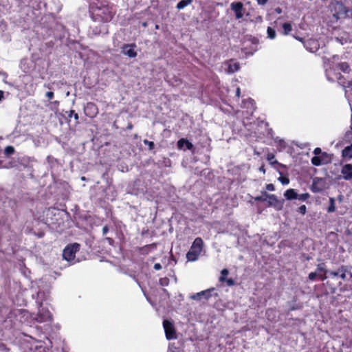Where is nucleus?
<instances>
[{
  "mask_svg": "<svg viewBox=\"0 0 352 352\" xmlns=\"http://www.w3.org/2000/svg\"><path fill=\"white\" fill-rule=\"evenodd\" d=\"M89 11L92 20L98 23L111 21L116 13L113 4L107 1L91 3Z\"/></svg>",
  "mask_w": 352,
  "mask_h": 352,
  "instance_id": "1",
  "label": "nucleus"
},
{
  "mask_svg": "<svg viewBox=\"0 0 352 352\" xmlns=\"http://www.w3.org/2000/svg\"><path fill=\"white\" fill-rule=\"evenodd\" d=\"M204 246V241L201 237H197L194 240L190 250L186 254L188 261H195L201 254Z\"/></svg>",
  "mask_w": 352,
  "mask_h": 352,
  "instance_id": "2",
  "label": "nucleus"
},
{
  "mask_svg": "<svg viewBox=\"0 0 352 352\" xmlns=\"http://www.w3.org/2000/svg\"><path fill=\"white\" fill-rule=\"evenodd\" d=\"M331 10L336 19L346 18L349 12V10L341 1H332L331 3Z\"/></svg>",
  "mask_w": 352,
  "mask_h": 352,
  "instance_id": "3",
  "label": "nucleus"
},
{
  "mask_svg": "<svg viewBox=\"0 0 352 352\" xmlns=\"http://www.w3.org/2000/svg\"><path fill=\"white\" fill-rule=\"evenodd\" d=\"M80 247V244L77 243L67 245L63 250V256L64 259L67 261H72L74 260L76 257V253L79 251Z\"/></svg>",
  "mask_w": 352,
  "mask_h": 352,
  "instance_id": "4",
  "label": "nucleus"
},
{
  "mask_svg": "<svg viewBox=\"0 0 352 352\" xmlns=\"http://www.w3.org/2000/svg\"><path fill=\"white\" fill-rule=\"evenodd\" d=\"M327 76L329 80H337L340 85L346 89L347 80L346 78L344 76H342L340 73L336 72L335 69H330L327 72Z\"/></svg>",
  "mask_w": 352,
  "mask_h": 352,
  "instance_id": "5",
  "label": "nucleus"
},
{
  "mask_svg": "<svg viewBox=\"0 0 352 352\" xmlns=\"http://www.w3.org/2000/svg\"><path fill=\"white\" fill-rule=\"evenodd\" d=\"M163 327L167 340H170L177 338L176 330L172 322L164 320L163 321Z\"/></svg>",
  "mask_w": 352,
  "mask_h": 352,
  "instance_id": "6",
  "label": "nucleus"
},
{
  "mask_svg": "<svg viewBox=\"0 0 352 352\" xmlns=\"http://www.w3.org/2000/svg\"><path fill=\"white\" fill-rule=\"evenodd\" d=\"M57 210L54 208H49L44 211L45 223L55 225L57 223L58 219L56 214Z\"/></svg>",
  "mask_w": 352,
  "mask_h": 352,
  "instance_id": "7",
  "label": "nucleus"
},
{
  "mask_svg": "<svg viewBox=\"0 0 352 352\" xmlns=\"http://www.w3.org/2000/svg\"><path fill=\"white\" fill-rule=\"evenodd\" d=\"M136 45L135 43L124 44L121 47V52L129 58H135L137 56V52L135 51Z\"/></svg>",
  "mask_w": 352,
  "mask_h": 352,
  "instance_id": "8",
  "label": "nucleus"
},
{
  "mask_svg": "<svg viewBox=\"0 0 352 352\" xmlns=\"http://www.w3.org/2000/svg\"><path fill=\"white\" fill-rule=\"evenodd\" d=\"M84 112L86 116L94 118L98 115V109L95 103L90 102L85 106Z\"/></svg>",
  "mask_w": 352,
  "mask_h": 352,
  "instance_id": "9",
  "label": "nucleus"
},
{
  "mask_svg": "<svg viewBox=\"0 0 352 352\" xmlns=\"http://www.w3.org/2000/svg\"><path fill=\"white\" fill-rule=\"evenodd\" d=\"M230 8L234 12L236 19H240L243 16V4L241 1L232 2L230 4Z\"/></svg>",
  "mask_w": 352,
  "mask_h": 352,
  "instance_id": "10",
  "label": "nucleus"
},
{
  "mask_svg": "<svg viewBox=\"0 0 352 352\" xmlns=\"http://www.w3.org/2000/svg\"><path fill=\"white\" fill-rule=\"evenodd\" d=\"M341 173L343 175V178L346 180H350L352 179V164H347L342 166Z\"/></svg>",
  "mask_w": 352,
  "mask_h": 352,
  "instance_id": "11",
  "label": "nucleus"
},
{
  "mask_svg": "<svg viewBox=\"0 0 352 352\" xmlns=\"http://www.w3.org/2000/svg\"><path fill=\"white\" fill-rule=\"evenodd\" d=\"M306 49L311 52H315L319 49V43L316 40L309 39L305 43Z\"/></svg>",
  "mask_w": 352,
  "mask_h": 352,
  "instance_id": "12",
  "label": "nucleus"
},
{
  "mask_svg": "<svg viewBox=\"0 0 352 352\" xmlns=\"http://www.w3.org/2000/svg\"><path fill=\"white\" fill-rule=\"evenodd\" d=\"M177 148L179 149H182L184 146H186L188 150H192L194 148L193 144L185 138H181L177 142Z\"/></svg>",
  "mask_w": 352,
  "mask_h": 352,
  "instance_id": "13",
  "label": "nucleus"
},
{
  "mask_svg": "<svg viewBox=\"0 0 352 352\" xmlns=\"http://www.w3.org/2000/svg\"><path fill=\"white\" fill-rule=\"evenodd\" d=\"M284 197L287 200L297 199V197H298V194L294 189L289 188L285 192Z\"/></svg>",
  "mask_w": 352,
  "mask_h": 352,
  "instance_id": "14",
  "label": "nucleus"
},
{
  "mask_svg": "<svg viewBox=\"0 0 352 352\" xmlns=\"http://www.w3.org/2000/svg\"><path fill=\"white\" fill-rule=\"evenodd\" d=\"M265 197L268 199L269 206H274L278 202L277 197L273 194H267L266 192H263Z\"/></svg>",
  "mask_w": 352,
  "mask_h": 352,
  "instance_id": "15",
  "label": "nucleus"
},
{
  "mask_svg": "<svg viewBox=\"0 0 352 352\" xmlns=\"http://www.w3.org/2000/svg\"><path fill=\"white\" fill-rule=\"evenodd\" d=\"M337 67L344 73L349 74L351 72L350 66L346 62L340 63Z\"/></svg>",
  "mask_w": 352,
  "mask_h": 352,
  "instance_id": "16",
  "label": "nucleus"
},
{
  "mask_svg": "<svg viewBox=\"0 0 352 352\" xmlns=\"http://www.w3.org/2000/svg\"><path fill=\"white\" fill-rule=\"evenodd\" d=\"M325 157L314 156L311 158V162L314 166H319L322 164Z\"/></svg>",
  "mask_w": 352,
  "mask_h": 352,
  "instance_id": "17",
  "label": "nucleus"
},
{
  "mask_svg": "<svg viewBox=\"0 0 352 352\" xmlns=\"http://www.w3.org/2000/svg\"><path fill=\"white\" fill-rule=\"evenodd\" d=\"M232 60H230V63L228 65V70L230 72H235L240 69V65L238 62H234L232 63Z\"/></svg>",
  "mask_w": 352,
  "mask_h": 352,
  "instance_id": "18",
  "label": "nucleus"
},
{
  "mask_svg": "<svg viewBox=\"0 0 352 352\" xmlns=\"http://www.w3.org/2000/svg\"><path fill=\"white\" fill-rule=\"evenodd\" d=\"M192 2V0H181L177 4L176 8L178 10H182L186 6L191 4Z\"/></svg>",
  "mask_w": 352,
  "mask_h": 352,
  "instance_id": "19",
  "label": "nucleus"
},
{
  "mask_svg": "<svg viewBox=\"0 0 352 352\" xmlns=\"http://www.w3.org/2000/svg\"><path fill=\"white\" fill-rule=\"evenodd\" d=\"M348 267L346 265H341L338 269L339 276L342 279L345 280L346 278V273L348 272Z\"/></svg>",
  "mask_w": 352,
  "mask_h": 352,
  "instance_id": "20",
  "label": "nucleus"
},
{
  "mask_svg": "<svg viewBox=\"0 0 352 352\" xmlns=\"http://www.w3.org/2000/svg\"><path fill=\"white\" fill-rule=\"evenodd\" d=\"M342 155L344 157L352 158V146L344 148L342 151Z\"/></svg>",
  "mask_w": 352,
  "mask_h": 352,
  "instance_id": "21",
  "label": "nucleus"
},
{
  "mask_svg": "<svg viewBox=\"0 0 352 352\" xmlns=\"http://www.w3.org/2000/svg\"><path fill=\"white\" fill-rule=\"evenodd\" d=\"M327 212H333L336 211V204H335V199L333 197L329 198V205L327 208Z\"/></svg>",
  "mask_w": 352,
  "mask_h": 352,
  "instance_id": "22",
  "label": "nucleus"
},
{
  "mask_svg": "<svg viewBox=\"0 0 352 352\" xmlns=\"http://www.w3.org/2000/svg\"><path fill=\"white\" fill-rule=\"evenodd\" d=\"M65 113L67 114V117H68L69 121H70V118L72 117H74L75 120H76V123H79V121H78V120H79L78 114L75 113L74 110H70L69 111H66Z\"/></svg>",
  "mask_w": 352,
  "mask_h": 352,
  "instance_id": "23",
  "label": "nucleus"
},
{
  "mask_svg": "<svg viewBox=\"0 0 352 352\" xmlns=\"http://www.w3.org/2000/svg\"><path fill=\"white\" fill-rule=\"evenodd\" d=\"M229 271L228 269H223L221 272V276L219 277V282L224 283L226 280V276L228 275Z\"/></svg>",
  "mask_w": 352,
  "mask_h": 352,
  "instance_id": "24",
  "label": "nucleus"
},
{
  "mask_svg": "<svg viewBox=\"0 0 352 352\" xmlns=\"http://www.w3.org/2000/svg\"><path fill=\"white\" fill-rule=\"evenodd\" d=\"M214 290V288H210L208 289L204 290L205 292V294H201L202 298L205 300H208L212 296V292Z\"/></svg>",
  "mask_w": 352,
  "mask_h": 352,
  "instance_id": "25",
  "label": "nucleus"
},
{
  "mask_svg": "<svg viewBox=\"0 0 352 352\" xmlns=\"http://www.w3.org/2000/svg\"><path fill=\"white\" fill-rule=\"evenodd\" d=\"M266 316L268 320H273L276 317L275 310L274 309H268L266 311Z\"/></svg>",
  "mask_w": 352,
  "mask_h": 352,
  "instance_id": "26",
  "label": "nucleus"
},
{
  "mask_svg": "<svg viewBox=\"0 0 352 352\" xmlns=\"http://www.w3.org/2000/svg\"><path fill=\"white\" fill-rule=\"evenodd\" d=\"M311 190L312 192H319L320 191L322 190V188H320L318 186V184L316 182V179H314L313 181V184L311 186Z\"/></svg>",
  "mask_w": 352,
  "mask_h": 352,
  "instance_id": "27",
  "label": "nucleus"
},
{
  "mask_svg": "<svg viewBox=\"0 0 352 352\" xmlns=\"http://www.w3.org/2000/svg\"><path fill=\"white\" fill-rule=\"evenodd\" d=\"M283 29L285 34H288L292 30V25L289 23H285L283 25Z\"/></svg>",
  "mask_w": 352,
  "mask_h": 352,
  "instance_id": "28",
  "label": "nucleus"
},
{
  "mask_svg": "<svg viewBox=\"0 0 352 352\" xmlns=\"http://www.w3.org/2000/svg\"><path fill=\"white\" fill-rule=\"evenodd\" d=\"M15 150L12 146H7L4 150V154L6 156H10L14 153Z\"/></svg>",
  "mask_w": 352,
  "mask_h": 352,
  "instance_id": "29",
  "label": "nucleus"
},
{
  "mask_svg": "<svg viewBox=\"0 0 352 352\" xmlns=\"http://www.w3.org/2000/svg\"><path fill=\"white\" fill-rule=\"evenodd\" d=\"M317 271L318 272H323L324 274H327L328 272V270L326 269V265L324 263H319L317 265Z\"/></svg>",
  "mask_w": 352,
  "mask_h": 352,
  "instance_id": "30",
  "label": "nucleus"
},
{
  "mask_svg": "<svg viewBox=\"0 0 352 352\" xmlns=\"http://www.w3.org/2000/svg\"><path fill=\"white\" fill-rule=\"evenodd\" d=\"M314 153L315 156H318V155H321V157H327L328 156L327 153L326 152H322L321 148L319 147H316L314 150Z\"/></svg>",
  "mask_w": 352,
  "mask_h": 352,
  "instance_id": "31",
  "label": "nucleus"
},
{
  "mask_svg": "<svg viewBox=\"0 0 352 352\" xmlns=\"http://www.w3.org/2000/svg\"><path fill=\"white\" fill-rule=\"evenodd\" d=\"M267 32L270 38L273 39L276 37V31L272 28L268 27Z\"/></svg>",
  "mask_w": 352,
  "mask_h": 352,
  "instance_id": "32",
  "label": "nucleus"
},
{
  "mask_svg": "<svg viewBox=\"0 0 352 352\" xmlns=\"http://www.w3.org/2000/svg\"><path fill=\"white\" fill-rule=\"evenodd\" d=\"M274 158H275L274 154H273L272 153H267V161H269L272 164H278L277 160H274Z\"/></svg>",
  "mask_w": 352,
  "mask_h": 352,
  "instance_id": "33",
  "label": "nucleus"
},
{
  "mask_svg": "<svg viewBox=\"0 0 352 352\" xmlns=\"http://www.w3.org/2000/svg\"><path fill=\"white\" fill-rule=\"evenodd\" d=\"M143 142L145 145H147L148 146L149 150H153L155 148V144L153 142L149 141L148 140H144Z\"/></svg>",
  "mask_w": 352,
  "mask_h": 352,
  "instance_id": "34",
  "label": "nucleus"
},
{
  "mask_svg": "<svg viewBox=\"0 0 352 352\" xmlns=\"http://www.w3.org/2000/svg\"><path fill=\"white\" fill-rule=\"evenodd\" d=\"M201 294H205V292H200L191 296V298L196 300H200L202 299Z\"/></svg>",
  "mask_w": 352,
  "mask_h": 352,
  "instance_id": "35",
  "label": "nucleus"
},
{
  "mask_svg": "<svg viewBox=\"0 0 352 352\" xmlns=\"http://www.w3.org/2000/svg\"><path fill=\"white\" fill-rule=\"evenodd\" d=\"M309 194L308 192H305L298 195V197H297V199L301 201H306L308 198H309Z\"/></svg>",
  "mask_w": 352,
  "mask_h": 352,
  "instance_id": "36",
  "label": "nucleus"
},
{
  "mask_svg": "<svg viewBox=\"0 0 352 352\" xmlns=\"http://www.w3.org/2000/svg\"><path fill=\"white\" fill-rule=\"evenodd\" d=\"M297 212L301 214H305V213L307 212V207L305 205H302L300 206L298 209H297Z\"/></svg>",
  "mask_w": 352,
  "mask_h": 352,
  "instance_id": "37",
  "label": "nucleus"
},
{
  "mask_svg": "<svg viewBox=\"0 0 352 352\" xmlns=\"http://www.w3.org/2000/svg\"><path fill=\"white\" fill-rule=\"evenodd\" d=\"M38 317H41V319L39 320V322H43L46 320L47 318L50 320L52 319V316L50 311H47L46 314L45 315V317H42L41 315H38Z\"/></svg>",
  "mask_w": 352,
  "mask_h": 352,
  "instance_id": "38",
  "label": "nucleus"
},
{
  "mask_svg": "<svg viewBox=\"0 0 352 352\" xmlns=\"http://www.w3.org/2000/svg\"><path fill=\"white\" fill-rule=\"evenodd\" d=\"M279 180L283 184H288L289 182V179L287 177H280L279 178Z\"/></svg>",
  "mask_w": 352,
  "mask_h": 352,
  "instance_id": "39",
  "label": "nucleus"
},
{
  "mask_svg": "<svg viewBox=\"0 0 352 352\" xmlns=\"http://www.w3.org/2000/svg\"><path fill=\"white\" fill-rule=\"evenodd\" d=\"M254 199L256 201H265L267 200V197L264 196H257L254 197Z\"/></svg>",
  "mask_w": 352,
  "mask_h": 352,
  "instance_id": "40",
  "label": "nucleus"
},
{
  "mask_svg": "<svg viewBox=\"0 0 352 352\" xmlns=\"http://www.w3.org/2000/svg\"><path fill=\"white\" fill-rule=\"evenodd\" d=\"M104 240L107 241V243L110 245H112V246L114 245L115 241H114V240L112 238H111V237H105Z\"/></svg>",
  "mask_w": 352,
  "mask_h": 352,
  "instance_id": "41",
  "label": "nucleus"
},
{
  "mask_svg": "<svg viewBox=\"0 0 352 352\" xmlns=\"http://www.w3.org/2000/svg\"><path fill=\"white\" fill-rule=\"evenodd\" d=\"M316 276H317V273L316 272H311V273L309 274L308 278H309V279L310 280H315Z\"/></svg>",
  "mask_w": 352,
  "mask_h": 352,
  "instance_id": "42",
  "label": "nucleus"
},
{
  "mask_svg": "<svg viewBox=\"0 0 352 352\" xmlns=\"http://www.w3.org/2000/svg\"><path fill=\"white\" fill-rule=\"evenodd\" d=\"M45 96L49 99V100H52L54 96V94L53 91H47L46 92L45 94Z\"/></svg>",
  "mask_w": 352,
  "mask_h": 352,
  "instance_id": "43",
  "label": "nucleus"
},
{
  "mask_svg": "<svg viewBox=\"0 0 352 352\" xmlns=\"http://www.w3.org/2000/svg\"><path fill=\"white\" fill-rule=\"evenodd\" d=\"M265 188L269 191H273L274 190V186L272 184H268L266 185Z\"/></svg>",
  "mask_w": 352,
  "mask_h": 352,
  "instance_id": "44",
  "label": "nucleus"
},
{
  "mask_svg": "<svg viewBox=\"0 0 352 352\" xmlns=\"http://www.w3.org/2000/svg\"><path fill=\"white\" fill-rule=\"evenodd\" d=\"M225 282L227 283L228 286H233L234 285V280L232 278H226Z\"/></svg>",
  "mask_w": 352,
  "mask_h": 352,
  "instance_id": "45",
  "label": "nucleus"
},
{
  "mask_svg": "<svg viewBox=\"0 0 352 352\" xmlns=\"http://www.w3.org/2000/svg\"><path fill=\"white\" fill-rule=\"evenodd\" d=\"M160 284L162 285H167L168 284L169 280L168 278H161L160 280Z\"/></svg>",
  "mask_w": 352,
  "mask_h": 352,
  "instance_id": "46",
  "label": "nucleus"
},
{
  "mask_svg": "<svg viewBox=\"0 0 352 352\" xmlns=\"http://www.w3.org/2000/svg\"><path fill=\"white\" fill-rule=\"evenodd\" d=\"M109 226L107 225L104 226L102 228V234L106 235L107 234V232H109Z\"/></svg>",
  "mask_w": 352,
  "mask_h": 352,
  "instance_id": "47",
  "label": "nucleus"
},
{
  "mask_svg": "<svg viewBox=\"0 0 352 352\" xmlns=\"http://www.w3.org/2000/svg\"><path fill=\"white\" fill-rule=\"evenodd\" d=\"M318 277L321 281H324L327 278V274L324 273L323 274H318Z\"/></svg>",
  "mask_w": 352,
  "mask_h": 352,
  "instance_id": "48",
  "label": "nucleus"
},
{
  "mask_svg": "<svg viewBox=\"0 0 352 352\" xmlns=\"http://www.w3.org/2000/svg\"><path fill=\"white\" fill-rule=\"evenodd\" d=\"M153 268L155 270H160L162 267L160 263H155L154 266H153Z\"/></svg>",
  "mask_w": 352,
  "mask_h": 352,
  "instance_id": "49",
  "label": "nucleus"
},
{
  "mask_svg": "<svg viewBox=\"0 0 352 352\" xmlns=\"http://www.w3.org/2000/svg\"><path fill=\"white\" fill-rule=\"evenodd\" d=\"M329 273V275L330 276H338L339 275V271L338 272H335V271H330V272H328Z\"/></svg>",
  "mask_w": 352,
  "mask_h": 352,
  "instance_id": "50",
  "label": "nucleus"
},
{
  "mask_svg": "<svg viewBox=\"0 0 352 352\" xmlns=\"http://www.w3.org/2000/svg\"><path fill=\"white\" fill-rule=\"evenodd\" d=\"M268 0H256L257 3L259 5H265L267 3Z\"/></svg>",
  "mask_w": 352,
  "mask_h": 352,
  "instance_id": "51",
  "label": "nucleus"
},
{
  "mask_svg": "<svg viewBox=\"0 0 352 352\" xmlns=\"http://www.w3.org/2000/svg\"><path fill=\"white\" fill-rule=\"evenodd\" d=\"M346 87L352 89V80H347L346 88Z\"/></svg>",
  "mask_w": 352,
  "mask_h": 352,
  "instance_id": "52",
  "label": "nucleus"
},
{
  "mask_svg": "<svg viewBox=\"0 0 352 352\" xmlns=\"http://www.w3.org/2000/svg\"><path fill=\"white\" fill-rule=\"evenodd\" d=\"M4 98V92L0 90V101L2 100Z\"/></svg>",
  "mask_w": 352,
  "mask_h": 352,
  "instance_id": "53",
  "label": "nucleus"
},
{
  "mask_svg": "<svg viewBox=\"0 0 352 352\" xmlns=\"http://www.w3.org/2000/svg\"><path fill=\"white\" fill-rule=\"evenodd\" d=\"M259 170L261 172H263V173H265V166L264 165H262L260 168H259Z\"/></svg>",
  "mask_w": 352,
  "mask_h": 352,
  "instance_id": "54",
  "label": "nucleus"
},
{
  "mask_svg": "<svg viewBox=\"0 0 352 352\" xmlns=\"http://www.w3.org/2000/svg\"><path fill=\"white\" fill-rule=\"evenodd\" d=\"M240 94H241V90H240V88H237L236 89V95L239 97L240 96Z\"/></svg>",
  "mask_w": 352,
  "mask_h": 352,
  "instance_id": "55",
  "label": "nucleus"
},
{
  "mask_svg": "<svg viewBox=\"0 0 352 352\" xmlns=\"http://www.w3.org/2000/svg\"><path fill=\"white\" fill-rule=\"evenodd\" d=\"M127 129H133V124L131 123H129L126 127Z\"/></svg>",
  "mask_w": 352,
  "mask_h": 352,
  "instance_id": "56",
  "label": "nucleus"
},
{
  "mask_svg": "<svg viewBox=\"0 0 352 352\" xmlns=\"http://www.w3.org/2000/svg\"><path fill=\"white\" fill-rule=\"evenodd\" d=\"M276 12H277V13H278V14L281 13V9H280V8H277V9L276 10Z\"/></svg>",
  "mask_w": 352,
  "mask_h": 352,
  "instance_id": "57",
  "label": "nucleus"
},
{
  "mask_svg": "<svg viewBox=\"0 0 352 352\" xmlns=\"http://www.w3.org/2000/svg\"><path fill=\"white\" fill-rule=\"evenodd\" d=\"M54 104H58V100H56L55 102H53Z\"/></svg>",
  "mask_w": 352,
  "mask_h": 352,
  "instance_id": "58",
  "label": "nucleus"
},
{
  "mask_svg": "<svg viewBox=\"0 0 352 352\" xmlns=\"http://www.w3.org/2000/svg\"><path fill=\"white\" fill-rule=\"evenodd\" d=\"M295 309H296V308H295V307H292V308H290V310H291V311H293V310H295Z\"/></svg>",
  "mask_w": 352,
  "mask_h": 352,
  "instance_id": "59",
  "label": "nucleus"
},
{
  "mask_svg": "<svg viewBox=\"0 0 352 352\" xmlns=\"http://www.w3.org/2000/svg\"><path fill=\"white\" fill-rule=\"evenodd\" d=\"M351 277H352V273H351Z\"/></svg>",
  "mask_w": 352,
  "mask_h": 352,
  "instance_id": "60",
  "label": "nucleus"
}]
</instances>
